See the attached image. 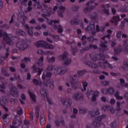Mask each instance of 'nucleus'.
Listing matches in <instances>:
<instances>
[{"mask_svg":"<svg viewBox=\"0 0 128 128\" xmlns=\"http://www.w3.org/2000/svg\"><path fill=\"white\" fill-rule=\"evenodd\" d=\"M88 114L91 118H96L92 123L86 124L85 126L86 128H100V126H102V123L100 120L102 118H106V116L104 114L99 116L100 113L98 112L89 113Z\"/></svg>","mask_w":128,"mask_h":128,"instance_id":"obj_1","label":"nucleus"},{"mask_svg":"<svg viewBox=\"0 0 128 128\" xmlns=\"http://www.w3.org/2000/svg\"><path fill=\"white\" fill-rule=\"evenodd\" d=\"M46 70L48 72H54L56 76L58 74H64L67 70L66 68H60L54 65L48 66Z\"/></svg>","mask_w":128,"mask_h":128,"instance_id":"obj_2","label":"nucleus"},{"mask_svg":"<svg viewBox=\"0 0 128 128\" xmlns=\"http://www.w3.org/2000/svg\"><path fill=\"white\" fill-rule=\"evenodd\" d=\"M36 48H44L48 50H53L54 46L48 44V42L44 40H39L35 43Z\"/></svg>","mask_w":128,"mask_h":128,"instance_id":"obj_3","label":"nucleus"},{"mask_svg":"<svg viewBox=\"0 0 128 128\" xmlns=\"http://www.w3.org/2000/svg\"><path fill=\"white\" fill-rule=\"evenodd\" d=\"M3 36V40L6 44H8V46H11L12 42L10 38L8 36V34L6 32H4L2 34V31H0V38H2Z\"/></svg>","mask_w":128,"mask_h":128,"instance_id":"obj_4","label":"nucleus"},{"mask_svg":"<svg viewBox=\"0 0 128 128\" xmlns=\"http://www.w3.org/2000/svg\"><path fill=\"white\" fill-rule=\"evenodd\" d=\"M98 64L102 68H104V70H108V68H110V70H112L114 68V66L110 63H108V61H104V62H99Z\"/></svg>","mask_w":128,"mask_h":128,"instance_id":"obj_5","label":"nucleus"},{"mask_svg":"<svg viewBox=\"0 0 128 128\" xmlns=\"http://www.w3.org/2000/svg\"><path fill=\"white\" fill-rule=\"evenodd\" d=\"M78 76L76 74H74V77L72 76L70 78V83L72 84V88L74 90H76L78 88V82L76 81V78Z\"/></svg>","mask_w":128,"mask_h":128,"instance_id":"obj_6","label":"nucleus"},{"mask_svg":"<svg viewBox=\"0 0 128 128\" xmlns=\"http://www.w3.org/2000/svg\"><path fill=\"white\" fill-rule=\"evenodd\" d=\"M40 94L44 98H46L47 102L48 104H52V100L50 99V98L48 96V92L46 89H41L40 90Z\"/></svg>","mask_w":128,"mask_h":128,"instance_id":"obj_7","label":"nucleus"},{"mask_svg":"<svg viewBox=\"0 0 128 128\" xmlns=\"http://www.w3.org/2000/svg\"><path fill=\"white\" fill-rule=\"evenodd\" d=\"M16 90V88L14 86L10 87V94H11V96L14 98H18V96H20V94H18V90Z\"/></svg>","mask_w":128,"mask_h":128,"instance_id":"obj_8","label":"nucleus"},{"mask_svg":"<svg viewBox=\"0 0 128 128\" xmlns=\"http://www.w3.org/2000/svg\"><path fill=\"white\" fill-rule=\"evenodd\" d=\"M42 16H43V18H44L46 19L47 20V24H50V26H52L53 24H59L60 23V21L58 20H50V19H48V14H42Z\"/></svg>","mask_w":128,"mask_h":128,"instance_id":"obj_9","label":"nucleus"},{"mask_svg":"<svg viewBox=\"0 0 128 128\" xmlns=\"http://www.w3.org/2000/svg\"><path fill=\"white\" fill-rule=\"evenodd\" d=\"M61 102L63 106H66V108H70L72 106V100L69 98H66L64 100H61Z\"/></svg>","mask_w":128,"mask_h":128,"instance_id":"obj_10","label":"nucleus"},{"mask_svg":"<svg viewBox=\"0 0 128 128\" xmlns=\"http://www.w3.org/2000/svg\"><path fill=\"white\" fill-rule=\"evenodd\" d=\"M72 98L74 100H84V96H82V94H80L78 92H77L74 94Z\"/></svg>","mask_w":128,"mask_h":128,"instance_id":"obj_11","label":"nucleus"},{"mask_svg":"<svg viewBox=\"0 0 128 128\" xmlns=\"http://www.w3.org/2000/svg\"><path fill=\"white\" fill-rule=\"evenodd\" d=\"M85 30H90L92 36H96V32L94 31L96 30L94 24H90V26L87 27V28H86Z\"/></svg>","mask_w":128,"mask_h":128,"instance_id":"obj_12","label":"nucleus"},{"mask_svg":"<svg viewBox=\"0 0 128 128\" xmlns=\"http://www.w3.org/2000/svg\"><path fill=\"white\" fill-rule=\"evenodd\" d=\"M32 71L34 74H36L38 72V76H40L42 74V68L40 69L39 68L36 67V65L32 66Z\"/></svg>","mask_w":128,"mask_h":128,"instance_id":"obj_13","label":"nucleus"},{"mask_svg":"<svg viewBox=\"0 0 128 128\" xmlns=\"http://www.w3.org/2000/svg\"><path fill=\"white\" fill-rule=\"evenodd\" d=\"M22 44H21L20 46H18V48L20 50H26V48H28V44L25 42L24 40H22Z\"/></svg>","mask_w":128,"mask_h":128,"instance_id":"obj_14","label":"nucleus"},{"mask_svg":"<svg viewBox=\"0 0 128 128\" xmlns=\"http://www.w3.org/2000/svg\"><path fill=\"white\" fill-rule=\"evenodd\" d=\"M108 41L105 40L104 42H101L100 43V46L102 48V52H106L108 50V46H107Z\"/></svg>","mask_w":128,"mask_h":128,"instance_id":"obj_15","label":"nucleus"},{"mask_svg":"<svg viewBox=\"0 0 128 128\" xmlns=\"http://www.w3.org/2000/svg\"><path fill=\"white\" fill-rule=\"evenodd\" d=\"M53 28L54 30H56L58 34H62V32H64V30H62V25H58V26L56 24H54L53 26Z\"/></svg>","mask_w":128,"mask_h":128,"instance_id":"obj_16","label":"nucleus"},{"mask_svg":"<svg viewBox=\"0 0 128 128\" xmlns=\"http://www.w3.org/2000/svg\"><path fill=\"white\" fill-rule=\"evenodd\" d=\"M68 58V52H64L62 54L59 55L58 58L61 62H64Z\"/></svg>","mask_w":128,"mask_h":128,"instance_id":"obj_17","label":"nucleus"},{"mask_svg":"<svg viewBox=\"0 0 128 128\" xmlns=\"http://www.w3.org/2000/svg\"><path fill=\"white\" fill-rule=\"evenodd\" d=\"M50 84V88L52 90H54V82H51L50 80L44 81V86H48Z\"/></svg>","mask_w":128,"mask_h":128,"instance_id":"obj_18","label":"nucleus"},{"mask_svg":"<svg viewBox=\"0 0 128 128\" xmlns=\"http://www.w3.org/2000/svg\"><path fill=\"white\" fill-rule=\"evenodd\" d=\"M86 64L87 66H90V68H98V64H94L90 61L86 62Z\"/></svg>","mask_w":128,"mask_h":128,"instance_id":"obj_19","label":"nucleus"},{"mask_svg":"<svg viewBox=\"0 0 128 128\" xmlns=\"http://www.w3.org/2000/svg\"><path fill=\"white\" fill-rule=\"evenodd\" d=\"M118 20H120V16H114L112 19L110 20V22H112V24H116V23Z\"/></svg>","mask_w":128,"mask_h":128,"instance_id":"obj_20","label":"nucleus"},{"mask_svg":"<svg viewBox=\"0 0 128 128\" xmlns=\"http://www.w3.org/2000/svg\"><path fill=\"white\" fill-rule=\"evenodd\" d=\"M33 84H35V86H42V80H38L36 78H34L32 80Z\"/></svg>","mask_w":128,"mask_h":128,"instance_id":"obj_21","label":"nucleus"},{"mask_svg":"<svg viewBox=\"0 0 128 128\" xmlns=\"http://www.w3.org/2000/svg\"><path fill=\"white\" fill-rule=\"evenodd\" d=\"M44 56H40L38 60V62H36V64L38 66H44Z\"/></svg>","mask_w":128,"mask_h":128,"instance_id":"obj_22","label":"nucleus"},{"mask_svg":"<svg viewBox=\"0 0 128 128\" xmlns=\"http://www.w3.org/2000/svg\"><path fill=\"white\" fill-rule=\"evenodd\" d=\"M28 94L30 98H31L32 102H36V96L34 95V94L32 92H30V90H28Z\"/></svg>","mask_w":128,"mask_h":128,"instance_id":"obj_23","label":"nucleus"},{"mask_svg":"<svg viewBox=\"0 0 128 128\" xmlns=\"http://www.w3.org/2000/svg\"><path fill=\"white\" fill-rule=\"evenodd\" d=\"M124 50L125 52H128V40H124Z\"/></svg>","mask_w":128,"mask_h":128,"instance_id":"obj_24","label":"nucleus"},{"mask_svg":"<svg viewBox=\"0 0 128 128\" xmlns=\"http://www.w3.org/2000/svg\"><path fill=\"white\" fill-rule=\"evenodd\" d=\"M6 53L4 54V56H2V58H3V60H6V58H8V56H10V48H6Z\"/></svg>","mask_w":128,"mask_h":128,"instance_id":"obj_25","label":"nucleus"},{"mask_svg":"<svg viewBox=\"0 0 128 128\" xmlns=\"http://www.w3.org/2000/svg\"><path fill=\"white\" fill-rule=\"evenodd\" d=\"M40 124L42 125L46 124V118H44V113L41 114Z\"/></svg>","mask_w":128,"mask_h":128,"instance_id":"obj_26","label":"nucleus"},{"mask_svg":"<svg viewBox=\"0 0 128 128\" xmlns=\"http://www.w3.org/2000/svg\"><path fill=\"white\" fill-rule=\"evenodd\" d=\"M72 62V59L70 58H66V59L64 61V64L65 66H69Z\"/></svg>","mask_w":128,"mask_h":128,"instance_id":"obj_27","label":"nucleus"},{"mask_svg":"<svg viewBox=\"0 0 128 128\" xmlns=\"http://www.w3.org/2000/svg\"><path fill=\"white\" fill-rule=\"evenodd\" d=\"M70 24H71L78 26V24H80V20H78L76 18H74V20H70Z\"/></svg>","mask_w":128,"mask_h":128,"instance_id":"obj_28","label":"nucleus"},{"mask_svg":"<svg viewBox=\"0 0 128 128\" xmlns=\"http://www.w3.org/2000/svg\"><path fill=\"white\" fill-rule=\"evenodd\" d=\"M114 88H109L107 90H106V92L107 94H114Z\"/></svg>","mask_w":128,"mask_h":128,"instance_id":"obj_29","label":"nucleus"},{"mask_svg":"<svg viewBox=\"0 0 128 128\" xmlns=\"http://www.w3.org/2000/svg\"><path fill=\"white\" fill-rule=\"evenodd\" d=\"M114 96L118 100H122L124 98L122 96H120V92H117L115 93Z\"/></svg>","mask_w":128,"mask_h":128,"instance_id":"obj_30","label":"nucleus"},{"mask_svg":"<svg viewBox=\"0 0 128 128\" xmlns=\"http://www.w3.org/2000/svg\"><path fill=\"white\" fill-rule=\"evenodd\" d=\"M17 34H18L19 36H26V33L22 30H18V31H17Z\"/></svg>","mask_w":128,"mask_h":128,"instance_id":"obj_31","label":"nucleus"},{"mask_svg":"<svg viewBox=\"0 0 128 128\" xmlns=\"http://www.w3.org/2000/svg\"><path fill=\"white\" fill-rule=\"evenodd\" d=\"M98 39H96V38H94V36H90L88 38V42H94V40H97Z\"/></svg>","mask_w":128,"mask_h":128,"instance_id":"obj_32","label":"nucleus"},{"mask_svg":"<svg viewBox=\"0 0 128 128\" xmlns=\"http://www.w3.org/2000/svg\"><path fill=\"white\" fill-rule=\"evenodd\" d=\"M0 92L2 94H6V86L4 85H0Z\"/></svg>","mask_w":128,"mask_h":128,"instance_id":"obj_33","label":"nucleus"},{"mask_svg":"<svg viewBox=\"0 0 128 128\" xmlns=\"http://www.w3.org/2000/svg\"><path fill=\"white\" fill-rule=\"evenodd\" d=\"M121 52H122V48H120L116 49V48H114V52L116 54H120Z\"/></svg>","mask_w":128,"mask_h":128,"instance_id":"obj_34","label":"nucleus"},{"mask_svg":"<svg viewBox=\"0 0 128 128\" xmlns=\"http://www.w3.org/2000/svg\"><path fill=\"white\" fill-rule=\"evenodd\" d=\"M64 120H61L60 122V120H56L55 121V124H56V126H60V124H63V126L64 125Z\"/></svg>","mask_w":128,"mask_h":128,"instance_id":"obj_35","label":"nucleus"},{"mask_svg":"<svg viewBox=\"0 0 128 128\" xmlns=\"http://www.w3.org/2000/svg\"><path fill=\"white\" fill-rule=\"evenodd\" d=\"M86 72V70H80L78 71L77 72V74L78 76H84V74Z\"/></svg>","mask_w":128,"mask_h":128,"instance_id":"obj_36","label":"nucleus"},{"mask_svg":"<svg viewBox=\"0 0 128 128\" xmlns=\"http://www.w3.org/2000/svg\"><path fill=\"white\" fill-rule=\"evenodd\" d=\"M71 51L73 56H74V54H76V53L78 52V48L71 46Z\"/></svg>","mask_w":128,"mask_h":128,"instance_id":"obj_37","label":"nucleus"},{"mask_svg":"<svg viewBox=\"0 0 128 128\" xmlns=\"http://www.w3.org/2000/svg\"><path fill=\"white\" fill-rule=\"evenodd\" d=\"M120 10L122 12H128V6H124L120 8Z\"/></svg>","mask_w":128,"mask_h":128,"instance_id":"obj_38","label":"nucleus"},{"mask_svg":"<svg viewBox=\"0 0 128 128\" xmlns=\"http://www.w3.org/2000/svg\"><path fill=\"white\" fill-rule=\"evenodd\" d=\"M86 50H90V48L88 46H86L84 48H82L80 50L81 54H84V52H86Z\"/></svg>","mask_w":128,"mask_h":128,"instance_id":"obj_39","label":"nucleus"},{"mask_svg":"<svg viewBox=\"0 0 128 128\" xmlns=\"http://www.w3.org/2000/svg\"><path fill=\"white\" fill-rule=\"evenodd\" d=\"M90 58L93 62H96V60H98V58L96 56H92V54H90Z\"/></svg>","mask_w":128,"mask_h":128,"instance_id":"obj_40","label":"nucleus"},{"mask_svg":"<svg viewBox=\"0 0 128 128\" xmlns=\"http://www.w3.org/2000/svg\"><path fill=\"white\" fill-rule=\"evenodd\" d=\"M8 115L7 114H6L3 116V118L4 120V122L6 124H8V122H9V120H8V122H6V120H7L6 118H8Z\"/></svg>","mask_w":128,"mask_h":128,"instance_id":"obj_41","label":"nucleus"},{"mask_svg":"<svg viewBox=\"0 0 128 128\" xmlns=\"http://www.w3.org/2000/svg\"><path fill=\"white\" fill-rule=\"evenodd\" d=\"M88 48H89V50H90V48H94V50H98V46L90 44Z\"/></svg>","mask_w":128,"mask_h":128,"instance_id":"obj_42","label":"nucleus"},{"mask_svg":"<svg viewBox=\"0 0 128 128\" xmlns=\"http://www.w3.org/2000/svg\"><path fill=\"white\" fill-rule=\"evenodd\" d=\"M98 56H100V60H103L104 62H105L104 60H106V56H104V54H98Z\"/></svg>","mask_w":128,"mask_h":128,"instance_id":"obj_43","label":"nucleus"},{"mask_svg":"<svg viewBox=\"0 0 128 128\" xmlns=\"http://www.w3.org/2000/svg\"><path fill=\"white\" fill-rule=\"evenodd\" d=\"M102 86H108V84H110V82L108 81H104V82H100Z\"/></svg>","mask_w":128,"mask_h":128,"instance_id":"obj_44","label":"nucleus"},{"mask_svg":"<svg viewBox=\"0 0 128 128\" xmlns=\"http://www.w3.org/2000/svg\"><path fill=\"white\" fill-rule=\"evenodd\" d=\"M78 8H80V7L76 6H74L72 8V10L73 12H78Z\"/></svg>","mask_w":128,"mask_h":128,"instance_id":"obj_45","label":"nucleus"},{"mask_svg":"<svg viewBox=\"0 0 128 128\" xmlns=\"http://www.w3.org/2000/svg\"><path fill=\"white\" fill-rule=\"evenodd\" d=\"M102 12L105 14H106V16H110V10L108 9H104L102 10Z\"/></svg>","mask_w":128,"mask_h":128,"instance_id":"obj_46","label":"nucleus"},{"mask_svg":"<svg viewBox=\"0 0 128 128\" xmlns=\"http://www.w3.org/2000/svg\"><path fill=\"white\" fill-rule=\"evenodd\" d=\"M84 90L86 91V88H88V83L86 82H84L82 83Z\"/></svg>","mask_w":128,"mask_h":128,"instance_id":"obj_47","label":"nucleus"},{"mask_svg":"<svg viewBox=\"0 0 128 128\" xmlns=\"http://www.w3.org/2000/svg\"><path fill=\"white\" fill-rule=\"evenodd\" d=\"M2 72L4 74V76H10V74L6 73V70H4V69H2Z\"/></svg>","mask_w":128,"mask_h":128,"instance_id":"obj_48","label":"nucleus"},{"mask_svg":"<svg viewBox=\"0 0 128 128\" xmlns=\"http://www.w3.org/2000/svg\"><path fill=\"white\" fill-rule=\"evenodd\" d=\"M110 126L111 128H116V122H112L110 124Z\"/></svg>","mask_w":128,"mask_h":128,"instance_id":"obj_49","label":"nucleus"},{"mask_svg":"<svg viewBox=\"0 0 128 128\" xmlns=\"http://www.w3.org/2000/svg\"><path fill=\"white\" fill-rule=\"evenodd\" d=\"M49 62H56V57L52 56L50 60H48Z\"/></svg>","mask_w":128,"mask_h":128,"instance_id":"obj_50","label":"nucleus"},{"mask_svg":"<svg viewBox=\"0 0 128 128\" xmlns=\"http://www.w3.org/2000/svg\"><path fill=\"white\" fill-rule=\"evenodd\" d=\"M16 16L14 14H12L11 16V19L9 22V24H12V22H14V17Z\"/></svg>","mask_w":128,"mask_h":128,"instance_id":"obj_51","label":"nucleus"},{"mask_svg":"<svg viewBox=\"0 0 128 128\" xmlns=\"http://www.w3.org/2000/svg\"><path fill=\"white\" fill-rule=\"evenodd\" d=\"M52 76V73L50 72H47L46 74V78H51Z\"/></svg>","mask_w":128,"mask_h":128,"instance_id":"obj_52","label":"nucleus"},{"mask_svg":"<svg viewBox=\"0 0 128 128\" xmlns=\"http://www.w3.org/2000/svg\"><path fill=\"white\" fill-rule=\"evenodd\" d=\"M28 34H29V36H34V32H32V30H30V29L28 30Z\"/></svg>","mask_w":128,"mask_h":128,"instance_id":"obj_53","label":"nucleus"},{"mask_svg":"<svg viewBox=\"0 0 128 128\" xmlns=\"http://www.w3.org/2000/svg\"><path fill=\"white\" fill-rule=\"evenodd\" d=\"M58 14L60 18H62L64 15L62 14V10H60L58 11Z\"/></svg>","mask_w":128,"mask_h":128,"instance_id":"obj_54","label":"nucleus"},{"mask_svg":"<svg viewBox=\"0 0 128 128\" xmlns=\"http://www.w3.org/2000/svg\"><path fill=\"white\" fill-rule=\"evenodd\" d=\"M22 62H30V58L28 57H24Z\"/></svg>","mask_w":128,"mask_h":128,"instance_id":"obj_55","label":"nucleus"},{"mask_svg":"<svg viewBox=\"0 0 128 128\" xmlns=\"http://www.w3.org/2000/svg\"><path fill=\"white\" fill-rule=\"evenodd\" d=\"M116 37L118 38H122V32L120 31H119V32H117Z\"/></svg>","mask_w":128,"mask_h":128,"instance_id":"obj_56","label":"nucleus"},{"mask_svg":"<svg viewBox=\"0 0 128 128\" xmlns=\"http://www.w3.org/2000/svg\"><path fill=\"white\" fill-rule=\"evenodd\" d=\"M93 74H100L102 72L98 70H94L92 71Z\"/></svg>","mask_w":128,"mask_h":128,"instance_id":"obj_57","label":"nucleus"},{"mask_svg":"<svg viewBox=\"0 0 128 128\" xmlns=\"http://www.w3.org/2000/svg\"><path fill=\"white\" fill-rule=\"evenodd\" d=\"M30 24H36V22L34 19H32L29 21Z\"/></svg>","mask_w":128,"mask_h":128,"instance_id":"obj_58","label":"nucleus"},{"mask_svg":"<svg viewBox=\"0 0 128 128\" xmlns=\"http://www.w3.org/2000/svg\"><path fill=\"white\" fill-rule=\"evenodd\" d=\"M79 112H86V109L80 108L79 109Z\"/></svg>","mask_w":128,"mask_h":128,"instance_id":"obj_59","label":"nucleus"},{"mask_svg":"<svg viewBox=\"0 0 128 128\" xmlns=\"http://www.w3.org/2000/svg\"><path fill=\"white\" fill-rule=\"evenodd\" d=\"M100 94V92L98 91H95L93 94L94 96L98 97Z\"/></svg>","mask_w":128,"mask_h":128,"instance_id":"obj_60","label":"nucleus"},{"mask_svg":"<svg viewBox=\"0 0 128 128\" xmlns=\"http://www.w3.org/2000/svg\"><path fill=\"white\" fill-rule=\"evenodd\" d=\"M117 110H120V103L118 102L116 104Z\"/></svg>","mask_w":128,"mask_h":128,"instance_id":"obj_61","label":"nucleus"},{"mask_svg":"<svg viewBox=\"0 0 128 128\" xmlns=\"http://www.w3.org/2000/svg\"><path fill=\"white\" fill-rule=\"evenodd\" d=\"M90 18L92 20H97L98 19V15H92L91 16Z\"/></svg>","mask_w":128,"mask_h":128,"instance_id":"obj_62","label":"nucleus"},{"mask_svg":"<svg viewBox=\"0 0 128 128\" xmlns=\"http://www.w3.org/2000/svg\"><path fill=\"white\" fill-rule=\"evenodd\" d=\"M84 12H86V14L87 12H90V8H85L84 9Z\"/></svg>","mask_w":128,"mask_h":128,"instance_id":"obj_63","label":"nucleus"},{"mask_svg":"<svg viewBox=\"0 0 128 128\" xmlns=\"http://www.w3.org/2000/svg\"><path fill=\"white\" fill-rule=\"evenodd\" d=\"M124 98L125 100H126L128 102V92L125 94L124 95Z\"/></svg>","mask_w":128,"mask_h":128,"instance_id":"obj_64","label":"nucleus"}]
</instances>
